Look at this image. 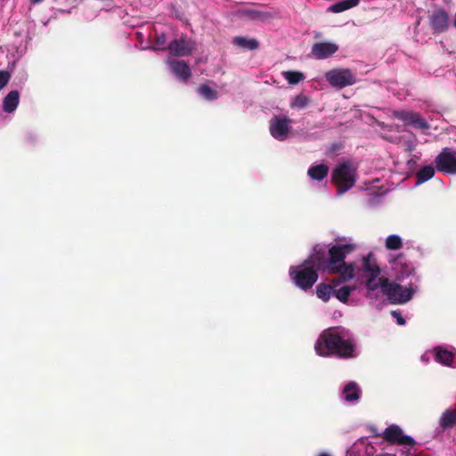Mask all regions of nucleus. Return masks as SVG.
Wrapping results in <instances>:
<instances>
[{"label":"nucleus","instance_id":"nucleus-14","mask_svg":"<svg viewBox=\"0 0 456 456\" xmlns=\"http://www.w3.org/2000/svg\"><path fill=\"white\" fill-rule=\"evenodd\" d=\"M338 46L333 43H316L312 47V53L319 60L326 59L335 53Z\"/></svg>","mask_w":456,"mask_h":456},{"label":"nucleus","instance_id":"nucleus-6","mask_svg":"<svg viewBox=\"0 0 456 456\" xmlns=\"http://www.w3.org/2000/svg\"><path fill=\"white\" fill-rule=\"evenodd\" d=\"M355 249V245L351 243L340 244L337 243L332 245L328 251L329 264L331 272L339 271L337 265L345 262L347 255L351 254Z\"/></svg>","mask_w":456,"mask_h":456},{"label":"nucleus","instance_id":"nucleus-40","mask_svg":"<svg viewBox=\"0 0 456 456\" xmlns=\"http://www.w3.org/2000/svg\"><path fill=\"white\" fill-rule=\"evenodd\" d=\"M31 1L34 4H38V3L42 2L43 0H31Z\"/></svg>","mask_w":456,"mask_h":456},{"label":"nucleus","instance_id":"nucleus-3","mask_svg":"<svg viewBox=\"0 0 456 456\" xmlns=\"http://www.w3.org/2000/svg\"><path fill=\"white\" fill-rule=\"evenodd\" d=\"M289 274L292 282L305 291L310 289L318 280V273L305 262L299 265L290 266Z\"/></svg>","mask_w":456,"mask_h":456},{"label":"nucleus","instance_id":"nucleus-17","mask_svg":"<svg viewBox=\"0 0 456 456\" xmlns=\"http://www.w3.org/2000/svg\"><path fill=\"white\" fill-rule=\"evenodd\" d=\"M337 268L339 271L330 272V274L338 273L339 274V281H347L354 277V265L353 263H342L337 265Z\"/></svg>","mask_w":456,"mask_h":456},{"label":"nucleus","instance_id":"nucleus-11","mask_svg":"<svg viewBox=\"0 0 456 456\" xmlns=\"http://www.w3.org/2000/svg\"><path fill=\"white\" fill-rule=\"evenodd\" d=\"M304 262L308 266L314 267L317 273L318 271H324L329 273L331 272L329 264V256H327L326 251L322 248L314 249V252Z\"/></svg>","mask_w":456,"mask_h":456},{"label":"nucleus","instance_id":"nucleus-26","mask_svg":"<svg viewBox=\"0 0 456 456\" xmlns=\"http://www.w3.org/2000/svg\"><path fill=\"white\" fill-rule=\"evenodd\" d=\"M232 42L235 45L244 49L255 50L259 46L256 39H248L244 37H235Z\"/></svg>","mask_w":456,"mask_h":456},{"label":"nucleus","instance_id":"nucleus-29","mask_svg":"<svg viewBox=\"0 0 456 456\" xmlns=\"http://www.w3.org/2000/svg\"><path fill=\"white\" fill-rule=\"evenodd\" d=\"M377 277L378 276H369L366 281L365 285H366L367 289L369 290V294H368L369 297H371L370 291H374V290L378 289L379 288H380L382 289V283H383L382 281L386 278L380 277L377 281L376 280Z\"/></svg>","mask_w":456,"mask_h":456},{"label":"nucleus","instance_id":"nucleus-27","mask_svg":"<svg viewBox=\"0 0 456 456\" xmlns=\"http://www.w3.org/2000/svg\"><path fill=\"white\" fill-rule=\"evenodd\" d=\"M198 94L202 96L204 99L208 101L216 100L218 97V93L215 89L211 88L209 86L203 84L200 85L197 89Z\"/></svg>","mask_w":456,"mask_h":456},{"label":"nucleus","instance_id":"nucleus-33","mask_svg":"<svg viewBox=\"0 0 456 456\" xmlns=\"http://www.w3.org/2000/svg\"><path fill=\"white\" fill-rule=\"evenodd\" d=\"M415 113L416 112H413V111L399 110V111L395 112V117L397 119L403 121L404 123H406L408 125H411Z\"/></svg>","mask_w":456,"mask_h":456},{"label":"nucleus","instance_id":"nucleus-22","mask_svg":"<svg viewBox=\"0 0 456 456\" xmlns=\"http://www.w3.org/2000/svg\"><path fill=\"white\" fill-rule=\"evenodd\" d=\"M343 395L345 396V400L347 402H353L359 398L360 396V388L358 385L351 381L346 384L343 389Z\"/></svg>","mask_w":456,"mask_h":456},{"label":"nucleus","instance_id":"nucleus-31","mask_svg":"<svg viewBox=\"0 0 456 456\" xmlns=\"http://www.w3.org/2000/svg\"><path fill=\"white\" fill-rule=\"evenodd\" d=\"M403 247L402 239L398 235H389L386 239V248L389 250H397Z\"/></svg>","mask_w":456,"mask_h":456},{"label":"nucleus","instance_id":"nucleus-32","mask_svg":"<svg viewBox=\"0 0 456 456\" xmlns=\"http://www.w3.org/2000/svg\"><path fill=\"white\" fill-rule=\"evenodd\" d=\"M310 100L306 95L299 94L294 98L293 102L290 104V107L296 109H304L307 106Z\"/></svg>","mask_w":456,"mask_h":456},{"label":"nucleus","instance_id":"nucleus-21","mask_svg":"<svg viewBox=\"0 0 456 456\" xmlns=\"http://www.w3.org/2000/svg\"><path fill=\"white\" fill-rule=\"evenodd\" d=\"M362 268L369 276H379L380 273V268L376 264L371 254L363 258Z\"/></svg>","mask_w":456,"mask_h":456},{"label":"nucleus","instance_id":"nucleus-30","mask_svg":"<svg viewBox=\"0 0 456 456\" xmlns=\"http://www.w3.org/2000/svg\"><path fill=\"white\" fill-rule=\"evenodd\" d=\"M285 79L290 85H297L304 79V75L300 71L289 70L283 72Z\"/></svg>","mask_w":456,"mask_h":456},{"label":"nucleus","instance_id":"nucleus-38","mask_svg":"<svg viewBox=\"0 0 456 456\" xmlns=\"http://www.w3.org/2000/svg\"><path fill=\"white\" fill-rule=\"evenodd\" d=\"M343 148V144L341 142H334L330 147V151L331 153H336L339 151Z\"/></svg>","mask_w":456,"mask_h":456},{"label":"nucleus","instance_id":"nucleus-19","mask_svg":"<svg viewBox=\"0 0 456 456\" xmlns=\"http://www.w3.org/2000/svg\"><path fill=\"white\" fill-rule=\"evenodd\" d=\"M329 174V167L325 164H319L315 166H312L308 171L307 175L315 181L323 180Z\"/></svg>","mask_w":456,"mask_h":456},{"label":"nucleus","instance_id":"nucleus-16","mask_svg":"<svg viewBox=\"0 0 456 456\" xmlns=\"http://www.w3.org/2000/svg\"><path fill=\"white\" fill-rule=\"evenodd\" d=\"M20 103V94L16 90H12L7 94L3 99L2 108L7 114H12Z\"/></svg>","mask_w":456,"mask_h":456},{"label":"nucleus","instance_id":"nucleus-8","mask_svg":"<svg viewBox=\"0 0 456 456\" xmlns=\"http://www.w3.org/2000/svg\"><path fill=\"white\" fill-rule=\"evenodd\" d=\"M292 120L287 117L274 116L269 122L271 135L278 141H285L291 129Z\"/></svg>","mask_w":456,"mask_h":456},{"label":"nucleus","instance_id":"nucleus-9","mask_svg":"<svg viewBox=\"0 0 456 456\" xmlns=\"http://www.w3.org/2000/svg\"><path fill=\"white\" fill-rule=\"evenodd\" d=\"M436 167L444 174H456V151L444 148L435 159Z\"/></svg>","mask_w":456,"mask_h":456},{"label":"nucleus","instance_id":"nucleus-35","mask_svg":"<svg viewBox=\"0 0 456 456\" xmlns=\"http://www.w3.org/2000/svg\"><path fill=\"white\" fill-rule=\"evenodd\" d=\"M10 80V74L5 70H0V90L3 89Z\"/></svg>","mask_w":456,"mask_h":456},{"label":"nucleus","instance_id":"nucleus-5","mask_svg":"<svg viewBox=\"0 0 456 456\" xmlns=\"http://www.w3.org/2000/svg\"><path fill=\"white\" fill-rule=\"evenodd\" d=\"M325 78L334 87L344 88L356 82L355 76L349 69H334L325 73Z\"/></svg>","mask_w":456,"mask_h":456},{"label":"nucleus","instance_id":"nucleus-39","mask_svg":"<svg viewBox=\"0 0 456 456\" xmlns=\"http://www.w3.org/2000/svg\"><path fill=\"white\" fill-rule=\"evenodd\" d=\"M343 281H339V277L338 279H332L331 283L330 285L334 287V289H336V287L338 286L339 283H342Z\"/></svg>","mask_w":456,"mask_h":456},{"label":"nucleus","instance_id":"nucleus-41","mask_svg":"<svg viewBox=\"0 0 456 456\" xmlns=\"http://www.w3.org/2000/svg\"><path fill=\"white\" fill-rule=\"evenodd\" d=\"M318 456H330V455L326 452H322Z\"/></svg>","mask_w":456,"mask_h":456},{"label":"nucleus","instance_id":"nucleus-10","mask_svg":"<svg viewBox=\"0 0 456 456\" xmlns=\"http://www.w3.org/2000/svg\"><path fill=\"white\" fill-rule=\"evenodd\" d=\"M195 48V43L189 39L186 36H182L178 39H175L168 45L170 54L174 56H188Z\"/></svg>","mask_w":456,"mask_h":456},{"label":"nucleus","instance_id":"nucleus-20","mask_svg":"<svg viewBox=\"0 0 456 456\" xmlns=\"http://www.w3.org/2000/svg\"><path fill=\"white\" fill-rule=\"evenodd\" d=\"M436 360L438 362L446 366H452L455 355L452 351L442 349L441 347H436Z\"/></svg>","mask_w":456,"mask_h":456},{"label":"nucleus","instance_id":"nucleus-4","mask_svg":"<svg viewBox=\"0 0 456 456\" xmlns=\"http://www.w3.org/2000/svg\"><path fill=\"white\" fill-rule=\"evenodd\" d=\"M382 282V293L387 297L392 304L402 305L407 303L416 291L412 285L404 288L395 282H390L388 279H384Z\"/></svg>","mask_w":456,"mask_h":456},{"label":"nucleus","instance_id":"nucleus-24","mask_svg":"<svg viewBox=\"0 0 456 456\" xmlns=\"http://www.w3.org/2000/svg\"><path fill=\"white\" fill-rule=\"evenodd\" d=\"M435 175V167L428 165L420 168L416 174V185L430 180Z\"/></svg>","mask_w":456,"mask_h":456},{"label":"nucleus","instance_id":"nucleus-12","mask_svg":"<svg viewBox=\"0 0 456 456\" xmlns=\"http://www.w3.org/2000/svg\"><path fill=\"white\" fill-rule=\"evenodd\" d=\"M429 23L434 33L445 32L449 28V15L444 9L437 8L429 16Z\"/></svg>","mask_w":456,"mask_h":456},{"label":"nucleus","instance_id":"nucleus-1","mask_svg":"<svg viewBox=\"0 0 456 456\" xmlns=\"http://www.w3.org/2000/svg\"><path fill=\"white\" fill-rule=\"evenodd\" d=\"M315 350L322 356L335 355L339 358L354 356V345L348 339H345L337 329L332 328L324 330L319 337Z\"/></svg>","mask_w":456,"mask_h":456},{"label":"nucleus","instance_id":"nucleus-28","mask_svg":"<svg viewBox=\"0 0 456 456\" xmlns=\"http://www.w3.org/2000/svg\"><path fill=\"white\" fill-rule=\"evenodd\" d=\"M354 287L343 286L338 289H334L333 295L342 303H346Z\"/></svg>","mask_w":456,"mask_h":456},{"label":"nucleus","instance_id":"nucleus-36","mask_svg":"<svg viewBox=\"0 0 456 456\" xmlns=\"http://www.w3.org/2000/svg\"><path fill=\"white\" fill-rule=\"evenodd\" d=\"M167 39L165 34L158 35L156 37V45L160 49H165Z\"/></svg>","mask_w":456,"mask_h":456},{"label":"nucleus","instance_id":"nucleus-23","mask_svg":"<svg viewBox=\"0 0 456 456\" xmlns=\"http://www.w3.org/2000/svg\"><path fill=\"white\" fill-rule=\"evenodd\" d=\"M359 2H360V0H343V1L338 2L334 4H331L328 8V11L334 12V13L342 12L344 11H346L348 9H351V8L358 5Z\"/></svg>","mask_w":456,"mask_h":456},{"label":"nucleus","instance_id":"nucleus-25","mask_svg":"<svg viewBox=\"0 0 456 456\" xmlns=\"http://www.w3.org/2000/svg\"><path fill=\"white\" fill-rule=\"evenodd\" d=\"M334 292V287L327 283L321 282L316 286V296L323 302H328L330 295Z\"/></svg>","mask_w":456,"mask_h":456},{"label":"nucleus","instance_id":"nucleus-34","mask_svg":"<svg viewBox=\"0 0 456 456\" xmlns=\"http://www.w3.org/2000/svg\"><path fill=\"white\" fill-rule=\"evenodd\" d=\"M411 125L413 126L414 127H417V128H419V129H422V130L428 129L429 127V125L427 122V120L424 119L417 112L413 116V118H412V121H411Z\"/></svg>","mask_w":456,"mask_h":456},{"label":"nucleus","instance_id":"nucleus-7","mask_svg":"<svg viewBox=\"0 0 456 456\" xmlns=\"http://www.w3.org/2000/svg\"><path fill=\"white\" fill-rule=\"evenodd\" d=\"M383 439L390 444L408 445L413 447L415 440L407 435H404L402 428L397 425L388 426L383 432Z\"/></svg>","mask_w":456,"mask_h":456},{"label":"nucleus","instance_id":"nucleus-13","mask_svg":"<svg viewBox=\"0 0 456 456\" xmlns=\"http://www.w3.org/2000/svg\"><path fill=\"white\" fill-rule=\"evenodd\" d=\"M393 270L396 272L397 279L403 280L412 273L414 266L403 254H399L393 260Z\"/></svg>","mask_w":456,"mask_h":456},{"label":"nucleus","instance_id":"nucleus-2","mask_svg":"<svg viewBox=\"0 0 456 456\" xmlns=\"http://www.w3.org/2000/svg\"><path fill=\"white\" fill-rule=\"evenodd\" d=\"M332 183L339 194L351 189L356 182V169L350 162L339 163L332 171Z\"/></svg>","mask_w":456,"mask_h":456},{"label":"nucleus","instance_id":"nucleus-18","mask_svg":"<svg viewBox=\"0 0 456 456\" xmlns=\"http://www.w3.org/2000/svg\"><path fill=\"white\" fill-rule=\"evenodd\" d=\"M456 424V409L445 410L439 419V425L443 429L452 428Z\"/></svg>","mask_w":456,"mask_h":456},{"label":"nucleus","instance_id":"nucleus-15","mask_svg":"<svg viewBox=\"0 0 456 456\" xmlns=\"http://www.w3.org/2000/svg\"><path fill=\"white\" fill-rule=\"evenodd\" d=\"M172 72L183 81L191 77V71L188 63L184 61L172 60L169 61Z\"/></svg>","mask_w":456,"mask_h":456},{"label":"nucleus","instance_id":"nucleus-37","mask_svg":"<svg viewBox=\"0 0 456 456\" xmlns=\"http://www.w3.org/2000/svg\"><path fill=\"white\" fill-rule=\"evenodd\" d=\"M391 315L396 319V322L399 325L405 324V320L398 311H391Z\"/></svg>","mask_w":456,"mask_h":456}]
</instances>
